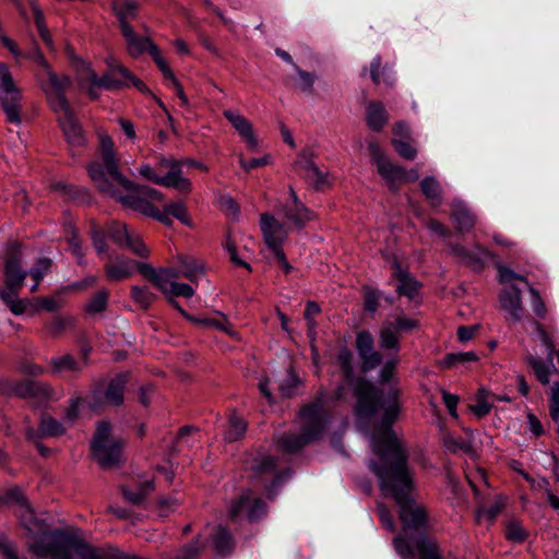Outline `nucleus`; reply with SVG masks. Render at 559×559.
<instances>
[{
    "instance_id": "obj_1",
    "label": "nucleus",
    "mask_w": 559,
    "mask_h": 559,
    "mask_svg": "<svg viewBox=\"0 0 559 559\" xmlns=\"http://www.w3.org/2000/svg\"><path fill=\"white\" fill-rule=\"evenodd\" d=\"M370 466L382 495L392 498L400 508L404 536L393 539L396 552L403 559H411L415 546L419 559H441L436 544L423 533L427 524L426 509L414 500V479L405 456H378Z\"/></svg>"
},
{
    "instance_id": "obj_2",
    "label": "nucleus",
    "mask_w": 559,
    "mask_h": 559,
    "mask_svg": "<svg viewBox=\"0 0 559 559\" xmlns=\"http://www.w3.org/2000/svg\"><path fill=\"white\" fill-rule=\"evenodd\" d=\"M99 151V159L86 166L95 187L116 198L124 207L152 217L157 210L153 202L164 201V194L150 186L134 183L121 173L114 141L108 134H100Z\"/></svg>"
},
{
    "instance_id": "obj_3",
    "label": "nucleus",
    "mask_w": 559,
    "mask_h": 559,
    "mask_svg": "<svg viewBox=\"0 0 559 559\" xmlns=\"http://www.w3.org/2000/svg\"><path fill=\"white\" fill-rule=\"evenodd\" d=\"M354 394L357 399L356 414L359 418H369L378 409L382 411L380 427L371 436L374 454H405L403 442L392 429L402 407V391L396 383H392L384 393L360 378L355 383Z\"/></svg>"
},
{
    "instance_id": "obj_4",
    "label": "nucleus",
    "mask_w": 559,
    "mask_h": 559,
    "mask_svg": "<svg viewBox=\"0 0 559 559\" xmlns=\"http://www.w3.org/2000/svg\"><path fill=\"white\" fill-rule=\"evenodd\" d=\"M7 501L19 507L22 525L31 534L40 536L39 540L29 545L35 556L40 558L50 557L51 559H98L97 551L85 543L75 544L73 554L70 549L61 545H45L44 538L50 535L46 531L47 523L45 520H39L34 515V511L24 495L20 490H12L9 492Z\"/></svg>"
},
{
    "instance_id": "obj_5",
    "label": "nucleus",
    "mask_w": 559,
    "mask_h": 559,
    "mask_svg": "<svg viewBox=\"0 0 559 559\" xmlns=\"http://www.w3.org/2000/svg\"><path fill=\"white\" fill-rule=\"evenodd\" d=\"M300 421L299 433H284L277 440L278 449L287 452H294L302 449L305 445L318 440L325 431L330 423V416L324 407L322 396H317L314 401L304 406L298 413Z\"/></svg>"
},
{
    "instance_id": "obj_6",
    "label": "nucleus",
    "mask_w": 559,
    "mask_h": 559,
    "mask_svg": "<svg viewBox=\"0 0 559 559\" xmlns=\"http://www.w3.org/2000/svg\"><path fill=\"white\" fill-rule=\"evenodd\" d=\"M67 52L72 59V66L74 67L80 80L90 84L86 92L91 99H97L99 97V88L119 91L127 85L123 80L111 78L115 71H111L110 67H107V71L102 76H98L91 63L76 57L73 53L72 48H68Z\"/></svg>"
},
{
    "instance_id": "obj_7",
    "label": "nucleus",
    "mask_w": 559,
    "mask_h": 559,
    "mask_svg": "<svg viewBox=\"0 0 559 559\" xmlns=\"http://www.w3.org/2000/svg\"><path fill=\"white\" fill-rule=\"evenodd\" d=\"M5 283L0 289V298L9 307L10 311L16 316L24 313L26 302L17 298L19 290L24 284L27 272L21 267V262L16 257H10L4 264Z\"/></svg>"
},
{
    "instance_id": "obj_8",
    "label": "nucleus",
    "mask_w": 559,
    "mask_h": 559,
    "mask_svg": "<svg viewBox=\"0 0 559 559\" xmlns=\"http://www.w3.org/2000/svg\"><path fill=\"white\" fill-rule=\"evenodd\" d=\"M37 82L52 111L71 106L66 95L72 86V80L69 75H59L49 66L37 73Z\"/></svg>"
},
{
    "instance_id": "obj_9",
    "label": "nucleus",
    "mask_w": 559,
    "mask_h": 559,
    "mask_svg": "<svg viewBox=\"0 0 559 559\" xmlns=\"http://www.w3.org/2000/svg\"><path fill=\"white\" fill-rule=\"evenodd\" d=\"M22 92L7 64L0 63V104L10 123H21Z\"/></svg>"
},
{
    "instance_id": "obj_10",
    "label": "nucleus",
    "mask_w": 559,
    "mask_h": 559,
    "mask_svg": "<svg viewBox=\"0 0 559 559\" xmlns=\"http://www.w3.org/2000/svg\"><path fill=\"white\" fill-rule=\"evenodd\" d=\"M183 162L173 157L159 156L155 164L156 170L162 174V177H169L167 188H174L180 193L188 194L192 190L190 179L182 176Z\"/></svg>"
},
{
    "instance_id": "obj_11",
    "label": "nucleus",
    "mask_w": 559,
    "mask_h": 559,
    "mask_svg": "<svg viewBox=\"0 0 559 559\" xmlns=\"http://www.w3.org/2000/svg\"><path fill=\"white\" fill-rule=\"evenodd\" d=\"M260 223L264 241L271 251L274 252L283 249V245L288 237V230L284 224L266 213L261 214Z\"/></svg>"
},
{
    "instance_id": "obj_12",
    "label": "nucleus",
    "mask_w": 559,
    "mask_h": 559,
    "mask_svg": "<svg viewBox=\"0 0 559 559\" xmlns=\"http://www.w3.org/2000/svg\"><path fill=\"white\" fill-rule=\"evenodd\" d=\"M53 112L57 116V121L66 136L67 142L71 146H83L85 143V136L72 107L70 106Z\"/></svg>"
},
{
    "instance_id": "obj_13",
    "label": "nucleus",
    "mask_w": 559,
    "mask_h": 559,
    "mask_svg": "<svg viewBox=\"0 0 559 559\" xmlns=\"http://www.w3.org/2000/svg\"><path fill=\"white\" fill-rule=\"evenodd\" d=\"M282 213L298 229L304 228L314 217V214L298 199L293 187H289V201L282 206Z\"/></svg>"
},
{
    "instance_id": "obj_14",
    "label": "nucleus",
    "mask_w": 559,
    "mask_h": 559,
    "mask_svg": "<svg viewBox=\"0 0 559 559\" xmlns=\"http://www.w3.org/2000/svg\"><path fill=\"white\" fill-rule=\"evenodd\" d=\"M13 392L22 399H34L39 403H46L53 399V388L43 381L23 380L14 384Z\"/></svg>"
},
{
    "instance_id": "obj_15",
    "label": "nucleus",
    "mask_w": 559,
    "mask_h": 559,
    "mask_svg": "<svg viewBox=\"0 0 559 559\" xmlns=\"http://www.w3.org/2000/svg\"><path fill=\"white\" fill-rule=\"evenodd\" d=\"M122 449V440L111 438L110 425L106 421L98 423L92 441L94 454H119Z\"/></svg>"
},
{
    "instance_id": "obj_16",
    "label": "nucleus",
    "mask_w": 559,
    "mask_h": 559,
    "mask_svg": "<svg viewBox=\"0 0 559 559\" xmlns=\"http://www.w3.org/2000/svg\"><path fill=\"white\" fill-rule=\"evenodd\" d=\"M498 272L499 282L502 284H508L513 280H518L525 283L531 295L532 309L534 313L542 319L546 317L547 308L539 292L528 283L527 278L524 275L516 274L514 271L503 265H500L498 267Z\"/></svg>"
},
{
    "instance_id": "obj_17",
    "label": "nucleus",
    "mask_w": 559,
    "mask_h": 559,
    "mask_svg": "<svg viewBox=\"0 0 559 559\" xmlns=\"http://www.w3.org/2000/svg\"><path fill=\"white\" fill-rule=\"evenodd\" d=\"M202 443V432L197 426L181 427L170 448L173 453L195 452L199 451Z\"/></svg>"
},
{
    "instance_id": "obj_18",
    "label": "nucleus",
    "mask_w": 559,
    "mask_h": 559,
    "mask_svg": "<svg viewBox=\"0 0 559 559\" xmlns=\"http://www.w3.org/2000/svg\"><path fill=\"white\" fill-rule=\"evenodd\" d=\"M356 347L362 360V370L374 369L381 364L382 356L373 348V337L368 331H360L356 335Z\"/></svg>"
},
{
    "instance_id": "obj_19",
    "label": "nucleus",
    "mask_w": 559,
    "mask_h": 559,
    "mask_svg": "<svg viewBox=\"0 0 559 559\" xmlns=\"http://www.w3.org/2000/svg\"><path fill=\"white\" fill-rule=\"evenodd\" d=\"M223 116L228 120L233 128L243 139L248 148L251 152L257 151L259 147V141L254 135L251 122L240 112L231 109L224 110Z\"/></svg>"
},
{
    "instance_id": "obj_20",
    "label": "nucleus",
    "mask_w": 559,
    "mask_h": 559,
    "mask_svg": "<svg viewBox=\"0 0 559 559\" xmlns=\"http://www.w3.org/2000/svg\"><path fill=\"white\" fill-rule=\"evenodd\" d=\"M501 307L509 313V317L514 322H519L523 318V302L522 292L515 285H510L503 288L499 296Z\"/></svg>"
},
{
    "instance_id": "obj_21",
    "label": "nucleus",
    "mask_w": 559,
    "mask_h": 559,
    "mask_svg": "<svg viewBox=\"0 0 559 559\" xmlns=\"http://www.w3.org/2000/svg\"><path fill=\"white\" fill-rule=\"evenodd\" d=\"M393 276L399 281L396 293L400 296H406L413 299L419 292L421 284L415 280L407 270L403 269L401 263L394 259L392 262Z\"/></svg>"
},
{
    "instance_id": "obj_22",
    "label": "nucleus",
    "mask_w": 559,
    "mask_h": 559,
    "mask_svg": "<svg viewBox=\"0 0 559 559\" xmlns=\"http://www.w3.org/2000/svg\"><path fill=\"white\" fill-rule=\"evenodd\" d=\"M295 167L298 175L314 185L317 189H320L325 183V176L314 164L311 154H300Z\"/></svg>"
},
{
    "instance_id": "obj_23",
    "label": "nucleus",
    "mask_w": 559,
    "mask_h": 559,
    "mask_svg": "<svg viewBox=\"0 0 559 559\" xmlns=\"http://www.w3.org/2000/svg\"><path fill=\"white\" fill-rule=\"evenodd\" d=\"M134 261L124 257L109 260L105 266V275L109 282H121L133 274Z\"/></svg>"
},
{
    "instance_id": "obj_24",
    "label": "nucleus",
    "mask_w": 559,
    "mask_h": 559,
    "mask_svg": "<svg viewBox=\"0 0 559 559\" xmlns=\"http://www.w3.org/2000/svg\"><path fill=\"white\" fill-rule=\"evenodd\" d=\"M126 40L127 51L132 58H139L145 51L151 53L152 46H156L151 38L138 35L132 27L121 32Z\"/></svg>"
},
{
    "instance_id": "obj_25",
    "label": "nucleus",
    "mask_w": 559,
    "mask_h": 559,
    "mask_svg": "<svg viewBox=\"0 0 559 559\" xmlns=\"http://www.w3.org/2000/svg\"><path fill=\"white\" fill-rule=\"evenodd\" d=\"M128 380L129 373L121 372L109 381L108 386L104 392V399L107 404L112 406H119L123 403L124 389Z\"/></svg>"
},
{
    "instance_id": "obj_26",
    "label": "nucleus",
    "mask_w": 559,
    "mask_h": 559,
    "mask_svg": "<svg viewBox=\"0 0 559 559\" xmlns=\"http://www.w3.org/2000/svg\"><path fill=\"white\" fill-rule=\"evenodd\" d=\"M49 366L53 373L60 374L69 372L74 377L80 374L84 369V366L81 364V361L76 359L72 354L51 357L49 360Z\"/></svg>"
},
{
    "instance_id": "obj_27",
    "label": "nucleus",
    "mask_w": 559,
    "mask_h": 559,
    "mask_svg": "<svg viewBox=\"0 0 559 559\" xmlns=\"http://www.w3.org/2000/svg\"><path fill=\"white\" fill-rule=\"evenodd\" d=\"M442 441L445 450L452 453L462 452L464 454H472L477 452L474 444L475 436L473 433L466 437H454L453 435L444 433Z\"/></svg>"
},
{
    "instance_id": "obj_28",
    "label": "nucleus",
    "mask_w": 559,
    "mask_h": 559,
    "mask_svg": "<svg viewBox=\"0 0 559 559\" xmlns=\"http://www.w3.org/2000/svg\"><path fill=\"white\" fill-rule=\"evenodd\" d=\"M111 8L119 20L121 32L131 27L130 21L136 17L138 4L132 0H112Z\"/></svg>"
},
{
    "instance_id": "obj_29",
    "label": "nucleus",
    "mask_w": 559,
    "mask_h": 559,
    "mask_svg": "<svg viewBox=\"0 0 559 559\" xmlns=\"http://www.w3.org/2000/svg\"><path fill=\"white\" fill-rule=\"evenodd\" d=\"M136 269L146 280L152 282L157 288H165V285L171 276L170 267L154 269L151 264L144 262H135Z\"/></svg>"
},
{
    "instance_id": "obj_30",
    "label": "nucleus",
    "mask_w": 559,
    "mask_h": 559,
    "mask_svg": "<svg viewBox=\"0 0 559 559\" xmlns=\"http://www.w3.org/2000/svg\"><path fill=\"white\" fill-rule=\"evenodd\" d=\"M388 112L379 102H371L366 108V122L373 132H380L388 122Z\"/></svg>"
},
{
    "instance_id": "obj_31",
    "label": "nucleus",
    "mask_w": 559,
    "mask_h": 559,
    "mask_svg": "<svg viewBox=\"0 0 559 559\" xmlns=\"http://www.w3.org/2000/svg\"><path fill=\"white\" fill-rule=\"evenodd\" d=\"M175 270L179 273V277H185L193 284L204 275L203 265L186 255L178 257V266Z\"/></svg>"
},
{
    "instance_id": "obj_32",
    "label": "nucleus",
    "mask_w": 559,
    "mask_h": 559,
    "mask_svg": "<svg viewBox=\"0 0 559 559\" xmlns=\"http://www.w3.org/2000/svg\"><path fill=\"white\" fill-rule=\"evenodd\" d=\"M171 276H169L165 288H158L166 296H175V297H183L191 298L193 297L195 290L194 288L186 283H178L176 280L179 278V273L170 267Z\"/></svg>"
},
{
    "instance_id": "obj_33",
    "label": "nucleus",
    "mask_w": 559,
    "mask_h": 559,
    "mask_svg": "<svg viewBox=\"0 0 559 559\" xmlns=\"http://www.w3.org/2000/svg\"><path fill=\"white\" fill-rule=\"evenodd\" d=\"M250 500L249 496H242L237 503L230 507L231 516L238 515L245 508H247L248 518L251 521L258 520L265 513V504L260 499H254L253 503L249 506Z\"/></svg>"
},
{
    "instance_id": "obj_34",
    "label": "nucleus",
    "mask_w": 559,
    "mask_h": 559,
    "mask_svg": "<svg viewBox=\"0 0 559 559\" xmlns=\"http://www.w3.org/2000/svg\"><path fill=\"white\" fill-rule=\"evenodd\" d=\"M377 168L378 173L388 182L391 189H397L395 182L404 179L406 176V169L404 167L391 163L388 158L381 160L379 165H377Z\"/></svg>"
},
{
    "instance_id": "obj_35",
    "label": "nucleus",
    "mask_w": 559,
    "mask_h": 559,
    "mask_svg": "<svg viewBox=\"0 0 559 559\" xmlns=\"http://www.w3.org/2000/svg\"><path fill=\"white\" fill-rule=\"evenodd\" d=\"M105 62L107 67L111 68V71H118L123 79L129 80V85H133L144 94L152 95V92L147 85L142 80L135 78L118 59L109 56L106 58Z\"/></svg>"
},
{
    "instance_id": "obj_36",
    "label": "nucleus",
    "mask_w": 559,
    "mask_h": 559,
    "mask_svg": "<svg viewBox=\"0 0 559 559\" xmlns=\"http://www.w3.org/2000/svg\"><path fill=\"white\" fill-rule=\"evenodd\" d=\"M69 426L61 420L56 419L47 413H43L40 416L38 430L43 436L46 437H58L63 435Z\"/></svg>"
},
{
    "instance_id": "obj_37",
    "label": "nucleus",
    "mask_w": 559,
    "mask_h": 559,
    "mask_svg": "<svg viewBox=\"0 0 559 559\" xmlns=\"http://www.w3.org/2000/svg\"><path fill=\"white\" fill-rule=\"evenodd\" d=\"M533 328L537 332L538 340L546 347L547 360L549 365L554 368L555 352L557 350L555 332L547 331L545 326L538 321L533 322Z\"/></svg>"
},
{
    "instance_id": "obj_38",
    "label": "nucleus",
    "mask_w": 559,
    "mask_h": 559,
    "mask_svg": "<svg viewBox=\"0 0 559 559\" xmlns=\"http://www.w3.org/2000/svg\"><path fill=\"white\" fill-rule=\"evenodd\" d=\"M247 431L246 420L236 413L229 415L227 426L224 432L225 440L229 442L238 441Z\"/></svg>"
},
{
    "instance_id": "obj_39",
    "label": "nucleus",
    "mask_w": 559,
    "mask_h": 559,
    "mask_svg": "<svg viewBox=\"0 0 559 559\" xmlns=\"http://www.w3.org/2000/svg\"><path fill=\"white\" fill-rule=\"evenodd\" d=\"M420 188L432 206H439L442 203V189L439 181L433 176L425 177L420 181Z\"/></svg>"
},
{
    "instance_id": "obj_40",
    "label": "nucleus",
    "mask_w": 559,
    "mask_h": 559,
    "mask_svg": "<svg viewBox=\"0 0 559 559\" xmlns=\"http://www.w3.org/2000/svg\"><path fill=\"white\" fill-rule=\"evenodd\" d=\"M477 360L478 356L474 352L449 353L438 361V365L443 369H451Z\"/></svg>"
},
{
    "instance_id": "obj_41",
    "label": "nucleus",
    "mask_w": 559,
    "mask_h": 559,
    "mask_svg": "<svg viewBox=\"0 0 559 559\" xmlns=\"http://www.w3.org/2000/svg\"><path fill=\"white\" fill-rule=\"evenodd\" d=\"M451 217L459 231H469L475 225L473 213L463 205H457L452 211Z\"/></svg>"
},
{
    "instance_id": "obj_42",
    "label": "nucleus",
    "mask_w": 559,
    "mask_h": 559,
    "mask_svg": "<svg viewBox=\"0 0 559 559\" xmlns=\"http://www.w3.org/2000/svg\"><path fill=\"white\" fill-rule=\"evenodd\" d=\"M527 361L533 369L536 379L542 384H548L550 382V373L551 371H556V368H552L547 359L544 361L543 359L532 355L528 356Z\"/></svg>"
},
{
    "instance_id": "obj_43",
    "label": "nucleus",
    "mask_w": 559,
    "mask_h": 559,
    "mask_svg": "<svg viewBox=\"0 0 559 559\" xmlns=\"http://www.w3.org/2000/svg\"><path fill=\"white\" fill-rule=\"evenodd\" d=\"M31 7H32L33 14H34V22H35V25H36L39 36L41 37V39L44 40V43L50 50H55L53 40H52L50 32L45 23V17H44L43 11L35 2H32Z\"/></svg>"
},
{
    "instance_id": "obj_44",
    "label": "nucleus",
    "mask_w": 559,
    "mask_h": 559,
    "mask_svg": "<svg viewBox=\"0 0 559 559\" xmlns=\"http://www.w3.org/2000/svg\"><path fill=\"white\" fill-rule=\"evenodd\" d=\"M380 346L383 349H400V341L397 332L391 322L384 323L380 331Z\"/></svg>"
},
{
    "instance_id": "obj_45",
    "label": "nucleus",
    "mask_w": 559,
    "mask_h": 559,
    "mask_svg": "<svg viewBox=\"0 0 559 559\" xmlns=\"http://www.w3.org/2000/svg\"><path fill=\"white\" fill-rule=\"evenodd\" d=\"M103 230L106 236L115 241L118 246L122 247L129 236L127 226L123 223L112 221L108 223Z\"/></svg>"
},
{
    "instance_id": "obj_46",
    "label": "nucleus",
    "mask_w": 559,
    "mask_h": 559,
    "mask_svg": "<svg viewBox=\"0 0 559 559\" xmlns=\"http://www.w3.org/2000/svg\"><path fill=\"white\" fill-rule=\"evenodd\" d=\"M153 491H154L153 480L144 481L140 486L139 490H136V491H133V490L129 489L128 487H122V493H123L124 498L134 504L142 503L144 501V499Z\"/></svg>"
},
{
    "instance_id": "obj_47",
    "label": "nucleus",
    "mask_w": 559,
    "mask_h": 559,
    "mask_svg": "<svg viewBox=\"0 0 559 559\" xmlns=\"http://www.w3.org/2000/svg\"><path fill=\"white\" fill-rule=\"evenodd\" d=\"M75 319L71 316L55 317L46 324L47 333L52 337L60 336L67 329L73 328Z\"/></svg>"
},
{
    "instance_id": "obj_48",
    "label": "nucleus",
    "mask_w": 559,
    "mask_h": 559,
    "mask_svg": "<svg viewBox=\"0 0 559 559\" xmlns=\"http://www.w3.org/2000/svg\"><path fill=\"white\" fill-rule=\"evenodd\" d=\"M131 298L142 309L146 310L152 306L156 296L145 286L144 287L132 286L131 287Z\"/></svg>"
},
{
    "instance_id": "obj_49",
    "label": "nucleus",
    "mask_w": 559,
    "mask_h": 559,
    "mask_svg": "<svg viewBox=\"0 0 559 559\" xmlns=\"http://www.w3.org/2000/svg\"><path fill=\"white\" fill-rule=\"evenodd\" d=\"M353 353L343 347L336 357L337 364L343 372V377L346 381H352L354 376V366H353Z\"/></svg>"
},
{
    "instance_id": "obj_50",
    "label": "nucleus",
    "mask_w": 559,
    "mask_h": 559,
    "mask_svg": "<svg viewBox=\"0 0 559 559\" xmlns=\"http://www.w3.org/2000/svg\"><path fill=\"white\" fill-rule=\"evenodd\" d=\"M108 306V293L99 290L85 306L84 310L91 314H98L104 312Z\"/></svg>"
},
{
    "instance_id": "obj_51",
    "label": "nucleus",
    "mask_w": 559,
    "mask_h": 559,
    "mask_svg": "<svg viewBox=\"0 0 559 559\" xmlns=\"http://www.w3.org/2000/svg\"><path fill=\"white\" fill-rule=\"evenodd\" d=\"M489 392L485 389H479L477 396H476V403L471 405L472 412L478 417L481 418L486 415H488L491 411V404L489 402Z\"/></svg>"
},
{
    "instance_id": "obj_52",
    "label": "nucleus",
    "mask_w": 559,
    "mask_h": 559,
    "mask_svg": "<svg viewBox=\"0 0 559 559\" xmlns=\"http://www.w3.org/2000/svg\"><path fill=\"white\" fill-rule=\"evenodd\" d=\"M138 171L142 178H144L153 183H156V185H159V186H163L166 188H167V185H173L171 182H169V177H162V174H159L156 170V167H153L150 164H142L140 166V168L138 169Z\"/></svg>"
},
{
    "instance_id": "obj_53",
    "label": "nucleus",
    "mask_w": 559,
    "mask_h": 559,
    "mask_svg": "<svg viewBox=\"0 0 559 559\" xmlns=\"http://www.w3.org/2000/svg\"><path fill=\"white\" fill-rule=\"evenodd\" d=\"M504 503L501 498H498L492 506L485 508L481 504L478 506L476 511V520L478 522L487 521L490 522L501 512Z\"/></svg>"
},
{
    "instance_id": "obj_54",
    "label": "nucleus",
    "mask_w": 559,
    "mask_h": 559,
    "mask_svg": "<svg viewBox=\"0 0 559 559\" xmlns=\"http://www.w3.org/2000/svg\"><path fill=\"white\" fill-rule=\"evenodd\" d=\"M91 229L90 234L93 240V245L98 253V255H103L107 252V245H106V234L103 230L102 227L98 226V224L92 219L91 221Z\"/></svg>"
},
{
    "instance_id": "obj_55",
    "label": "nucleus",
    "mask_w": 559,
    "mask_h": 559,
    "mask_svg": "<svg viewBox=\"0 0 559 559\" xmlns=\"http://www.w3.org/2000/svg\"><path fill=\"white\" fill-rule=\"evenodd\" d=\"M491 254L488 250L478 247V252L469 251L463 263L472 267L474 271H481L485 266L486 259L490 258Z\"/></svg>"
},
{
    "instance_id": "obj_56",
    "label": "nucleus",
    "mask_w": 559,
    "mask_h": 559,
    "mask_svg": "<svg viewBox=\"0 0 559 559\" xmlns=\"http://www.w3.org/2000/svg\"><path fill=\"white\" fill-rule=\"evenodd\" d=\"M164 207L171 216L177 218L181 224H183L186 226L191 225V218L189 216L187 206L183 202H181V201L171 202V203L166 204Z\"/></svg>"
},
{
    "instance_id": "obj_57",
    "label": "nucleus",
    "mask_w": 559,
    "mask_h": 559,
    "mask_svg": "<svg viewBox=\"0 0 559 559\" xmlns=\"http://www.w3.org/2000/svg\"><path fill=\"white\" fill-rule=\"evenodd\" d=\"M391 143L396 153L408 160H413L417 155V150L407 141L402 139L393 138Z\"/></svg>"
},
{
    "instance_id": "obj_58",
    "label": "nucleus",
    "mask_w": 559,
    "mask_h": 559,
    "mask_svg": "<svg viewBox=\"0 0 559 559\" xmlns=\"http://www.w3.org/2000/svg\"><path fill=\"white\" fill-rule=\"evenodd\" d=\"M66 238L72 250V253L76 257L78 262L81 264L84 258V252L76 229L73 226L70 225L68 227Z\"/></svg>"
},
{
    "instance_id": "obj_59",
    "label": "nucleus",
    "mask_w": 559,
    "mask_h": 559,
    "mask_svg": "<svg viewBox=\"0 0 559 559\" xmlns=\"http://www.w3.org/2000/svg\"><path fill=\"white\" fill-rule=\"evenodd\" d=\"M151 57L154 60L155 64L158 67L160 72L163 73L165 79L173 80L175 79V74L170 67L168 66L166 59L163 57L157 46H152Z\"/></svg>"
},
{
    "instance_id": "obj_60",
    "label": "nucleus",
    "mask_w": 559,
    "mask_h": 559,
    "mask_svg": "<svg viewBox=\"0 0 559 559\" xmlns=\"http://www.w3.org/2000/svg\"><path fill=\"white\" fill-rule=\"evenodd\" d=\"M122 247L129 248L134 254L141 258H146L150 253L143 240L139 236L132 234H129Z\"/></svg>"
},
{
    "instance_id": "obj_61",
    "label": "nucleus",
    "mask_w": 559,
    "mask_h": 559,
    "mask_svg": "<svg viewBox=\"0 0 559 559\" xmlns=\"http://www.w3.org/2000/svg\"><path fill=\"white\" fill-rule=\"evenodd\" d=\"M97 465L107 472H119L123 465V456H93Z\"/></svg>"
},
{
    "instance_id": "obj_62",
    "label": "nucleus",
    "mask_w": 559,
    "mask_h": 559,
    "mask_svg": "<svg viewBox=\"0 0 559 559\" xmlns=\"http://www.w3.org/2000/svg\"><path fill=\"white\" fill-rule=\"evenodd\" d=\"M214 545L221 554H226L231 550L234 544L230 534L225 528L219 527L214 539Z\"/></svg>"
},
{
    "instance_id": "obj_63",
    "label": "nucleus",
    "mask_w": 559,
    "mask_h": 559,
    "mask_svg": "<svg viewBox=\"0 0 559 559\" xmlns=\"http://www.w3.org/2000/svg\"><path fill=\"white\" fill-rule=\"evenodd\" d=\"M296 71L298 74L297 87L304 93H311L313 91L316 75L313 73L304 71L298 67H296Z\"/></svg>"
},
{
    "instance_id": "obj_64",
    "label": "nucleus",
    "mask_w": 559,
    "mask_h": 559,
    "mask_svg": "<svg viewBox=\"0 0 559 559\" xmlns=\"http://www.w3.org/2000/svg\"><path fill=\"white\" fill-rule=\"evenodd\" d=\"M51 267V260L49 258H40L36 261L35 265L31 269L29 275L34 282H40L41 278L48 273Z\"/></svg>"
}]
</instances>
